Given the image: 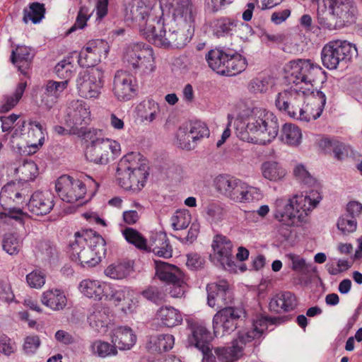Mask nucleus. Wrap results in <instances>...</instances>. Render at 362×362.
Returning a JSON list of instances; mask_svg holds the SVG:
<instances>
[{
    "mask_svg": "<svg viewBox=\"0 0 362 362\" xmlns=\"http://www.w3.org/2000/svg\"><path fill=\"white\" fill-rule=\"evenodd\" d=\"M197 9L192 0H159V5L146 0L124 4L125 22L137 28L157 47H183L194 33Z\"/></svg>",
    "mask_w": 362,
    "mask_h": 362,
    "instance_id": "nucleus-1",
    "label": "nucleus"
},
{
    "mask_svg": "<svg viewBox=\"0 0 362 362\" xmlns=\"http://www.w3.org/2000/svg\"><path fill=\"white\" fill-rule=\"evenodd\" d=\"M26 87L27 82L21 81L13 94L4 95L1 101L0 112H6L13 108L21 99Z\"/></svg>",
    "mask_w": 362,
    "mask_h": 362,
    "instance_id": "nucleus-46",
    "label": "nucleus"
},
{
    "mask_svg": "<svg viewBox=\"0 0 362 362\" xmlns=\"http://www.w3.org/2000/svg\"><path fill=\"white\" fill-rule=\"evenodd\" d=\"M45 134V129L40 122L33 120L28 122L18 120L13 129L11 138L21 139L28 147L33 148L35 151L44 144Z\"/></svg>",
    "mask_w": 362,
    "mask_h": 362,
    "instance_id": "nucleus-18",
    "label": "nucleus"
},
{
    "mask_svg": "<svg viewBox=\"0 0 362 362\" xmlns=\"http://www.w3.org/2000/svg\"><path fill=\"white\" fill-rule=\"evenodd\" d=\"M238 23L235 18L222 17L214 20L210 26L214 35L220 37L232 35L236 30Z\"/></svg>",
    "mask_w": 362,
    "mask_h": 362,
    "instance_id": "nucleus-40",
    "label": "nucleus"
},
{
    "mask_svg": "<svg viewBox=\"0 0 362 362\" xmlns=\"http://www.w3.org/2000/svg\"><path fill=\"white\" fill-rule=\"evenodd\" d=\"M191 221V215L187 211H177L171 218V224L175 230L186 228Z\"/></svg>",
    "mask_w": 362,
    "mask_h": 362,
    "instance_id": "nucleus-58",
    "label": "nucleus"
},
{
    "mask_svg": "<svg viewBox=\"0 0 362 362\" xmlns=\"http://www.w3.org/2000/svg\"><path fill=\"white\" fill-rule=\"evenodd\" d=\"M40 345V340L37 336H28L25 339L23 350L27 354H33Z\"/></svg>",
    "mask_w": 362,
    "mask_h": 362,
    "instance_id": "nucleus-64",
    "label": "nucleus"
},
{
    "mask_svg": "<svg viewBox=\"0 0 362 362\" xmlns=\"http://www.w3.org/2000/svg\"><path fill=\"white\" fill-rule=\"evenodd\" d=\"M110 51L108 43L101 39L89 40L81 49L80 52H73L78 58L79 66L83 67H94L102 59H105Z\"/></svg>",
    "mask_w": 362,
    "mask_h": 362,
    "instance_id": "nucleus-21",
    "label": "nucleus"
},
{
    "mask_svg": "<svg viewBox=\"0 0 362 362\" xmlns=\"http://www.w3.org/2000/svg\"><path fill=\"white\" fill-rule=\"evenodd\" d=\"M133 272L134 268L132 262H115L105 269L104 274L111 279L122 280L127 278Z\"/></svg>",
    "mask_w": 362,
    "mask_h": 362,
    "instance_id": "nucleus-39",
    "label": "nucleus"
},
{
    "mask_svg": "<svg viewBox=\"0 0 362 362\" xmlns=\"http://www.w3.org/2000/svg\"><path fill=\"white\" fill-rule=\"evenodd\" d=\"M175 344V337L170 334H162L148 337L146 348L151 353L168 351L173 349Z\"/></svg>",
    "mask_w": 362,
    "mask_h": 362,
    "instance_id": "nucleus-38",
    "label": "nucleus"
},
{
    "mask_svg": "<svg viewBox=\"0 0 362 362\" xmlns=\"http://www.w3.org/2000/svg\"><path fill=\"white\" fill-rule=\"evenodd\" d=\"M90 10L86 6H81L78 13L76 20L74 25L69 29V33H72L77 29H83L86 25L87 21L91 16Z\"/></svg>",
    "mask_w": 362,
    "mask_h": 362,
    "instance_id": "nucleus-62",
    "label": "nucleus"
},
{
    "mask_svg": "<svg viewBox=\"0 0 362 362\" xmlns=\"http://www.w3.org/2000/svg\"><path fill=\"white\" fill-rule=\"evenodd\" d=\"M279 296L282 301L283 312L291 311L296 308L297 299L293 293L290 291H284L279 293Z\"/></svg>",
    "mask_w": 362,
    "mask_h": 362,
    "instance_id": "nucleus-63",
    "label": "nucleus"
},
{
    "mask_svg": "<svg viewBox=\"0 0 362 362\" xmlns=\"http://www.w3.org/2000/svg\"><path fill=\"white\" fill-rule=\"evenodd\" d=\"M124 59L134 70L142 74H150L156 68L153 50L145 43L131 45L126 51Z\"/></svg>",
    "mask_w": 362,
    "mask_h": 362,
    "instance_id": "nucleus-12",
    "label": "nucleus"
},
{
    "mask_svg": "<svg viewBox=\"0 0 362 362\" xmlns=\"http://www.w3.org/2000/svg\"><path fill=\"white\" fill-rule=\"evenodd\" d=\"M228 51L219 49H211L206 55V60L209 66L218 74L224 75L226 66V60L228 57Z\"/></svg>",
    "mask_w": 362,
    "mask_h": 362,
    "instance_id": "nucleus-44",
    "label": "nucleus"
},
{
    "mask_svg": "<svg viewBox=\"0 0 362 362\" xmlns=\"http://www.w3.org/2000/svg\"><path fill=\"white\" fill-rule=\"evenodd\" d=\"M356 46L346 40H332L327 43L321 52L323 65L328 69H336L341 62H347L357 56Z\"/></svg>",
    "mask_w": 362,
    "mask_h": 362,
    "instance_id": "nucleus-11",
    "label": "nucleus"
},
{
    "mask_svg": "<svg viewBox=\"0 0 362 362\" xmlns=\"http://www.w3.org/2000/svg\"><path fill=\"white\" fill-rule=\"evenodd\" d=\"M212 247L214 252V255L218 259L220 264L226 269L236 272L235 268L236 265L232 260L233 244L231 241L226 236L217 235L213 240Z\"/></svg>",
    "mask_w": 362,
    "mask_h": 362,
    "instance_id": "nucleus-28",
    "label": "nucleus"
},
{
    "mask_svg": "<svg viewBox=\"0 0 362 362\" xmlns=\"http://www.w3.org/2000/svg\"><path fill=\"white\" fill-rule=\"evenodd\" d=\"M279 138L284 144L291 147H298L302 142V132L296 124L286 123L281 129Z\"/></svg>",
    "mask_w": 362,
    "mask_h": 362,
    "instance_id": "nucleus-41",
    "label": "nucleus"
},
{
    "mask_svg": "<svg viewBox=\"0 0 362 362\" xmlns=\"http://www.w3.org/2000/svg\"><path fill=\"white\" fill-rule=\"evenodd\" d=\"M79 293L95 301H110L115 286L107 281L94 278L82 279L78 285Z\"/></svg>",
    "mask_w": 362,
    "mask_h": 362,
    "instance_id": "nucleus-22",
    "label": "nucleus"
},
{
    "mask_svg": "<svg viewBox=\"0 0 362 362\" xmlns=\"http://www.w3.org/2000/svg\"><path fill=\"white\" fill-rule=\"evenodd\" d=\"M310 93L301 92L298 88L291 86L278 93L275 105L278 110L284 112L289 117L297 119L302 105L305 103L306 95Z\"/></svg>",
    "mask_w": 362,
    "mask_h": 362,
    "instance_id": "nucleus-20",
    "label": "nucleus"
},
{
    "mask_svg": "<svg viewBox=\"0 0 362 362\" xmlns=\"http://www.w3.org/2000/svg\"><path fill=\"white\" fill-rule=\"evenodd\" d=\"M41 303L52 311L64 310L67 305V298L64 290L59 288H49L40 296Z\"/></svg>",
    "mask_w": 362,
    "mask_h": 362,
    "instance_id": "nucleus-32",
    "label": "nucleus"
},
{
    "mask_svg": "<svg viewBox=\"0 0 362 362\" xmlns=\"http://www.w3.org/2000/svg\"><path fill=\"white\" fill-rule=\"evenodd\" d=\"M144 110L140 117L143 122L151 123L153 122L160 112V105L153 99H148L141 104Z\"/></svg>",
    "mask_w": 362,
    "mask_h": 362,
    "instance_id": "nucleus-52",
    "label": "nucleus"
},
{
    "mask_svg": "<svg viewBox=\"0 0 362 362\" xmlns=\"http://www.w3.org/2000/svg\"><path fill=\"white\" fill-rule=\"evenodd\" d=\"M237 132L238 136L243 141L267 144L278 135V119L272 112L256 107L246 118L245 130L239 131L237 128Z\"/></svg>",
    "mask_w": 362,
    "mask_h": 362,
    "instance_id": "nucleus-4",
    "label": "nucleus"
},
{
    "mask_svg": "<svg viewBox=\"0 0 362 362\" xmlns=\"http://www.w3.org/2000/svg\"><path fill=\"white\" fill-rule=\"evenodd\" d=\"M244 312L240 308L226 306L221 308L213 317V329L216 336L233 332L238 325V320Z\"/></svg>",
    "mask_w": 362,
    "mask_h": 362,
    "instance_id": "nucleus-23",
    "label": "nucleus"
},
{
    "mask_svg": "<svg viewBox=\"0 0 362 362\" xmlns=\"http://www.w3.org/2000/svg\"><path fill=\"white\" fill-rule=\"evenodd\" d=\"M210 134L207 125L201 121L183 123L176 133L177 144L185 150L194 149L198 141Z\"/></svg>",
    "mask_w": 362,
    "mask_h": 362,
    "instance_id": "nucleus-17",
    "label": "nucleus"
},
{
    "mask_svg": "<svg viewBox=\"0 0 362 362\" xmlns=\"http://www.w3.org/2000/svg\"><path fill=\"white\" fill-rule=\"evenodd\" d=\"M110 301L118 306L125 315H132L136 312L139 306V296L129 287L117 288L115 287Z\"/></svg>",
    "mask_w": 362,
    "mask_h": 362,
    "instance_id": "nucleus-26",
    "label": "nucleus"
},
{
    "mask_svg": "<svg viewBox=\"0 0 362 362\" xmlns=\"http://www.w3.org/2000/svg\"><path fill=\"white\" fill-rule=\"evenodd\" d=\"M105 252V240L93 230L76 232L70 243L71 259L84 268L95 267Z\"/></svg>",
    "mask_w": 362,
    "mask_h": 362,
    "instance_id": "nucleus-5",
    "label": "nucleus"
},
{
    "mask_svg": "<svg viewBox=\"0 0 362 362\" xmlns=\"http://www.w3.org/2000/svg\"><path fill=\"white\" fill-rule=\"evenodd\" d=\"M45 8L44 4L34 2L23 10V21L28 23L29 21L36 24L40 23L45 17Z\"/></svg>",
    "mask_w": 362,
    "mask_h": 362,
    "instance_id": "nucleus-49",
    "label": "nucleus"
},
{
    "mask_svg": "<svg viewBox=\"0 0 362 362\" xmlns=\"http://www.w3.org/2000/svg\"><path fill=\"white\" fill-rule=\"evenodd\" d=\"M286 257L291 263L292 269L296 272L305 274L310 266L304 258L298 255L290 253L286 255Z\"/></svg>",
    "mask_w": 362,
    "mask_h": 362,
    "instance_id": "nucleus-60",
    "label": "nucleus"
},
{
    "mask_svg": "<svg viewBox=\"0 0 362 362\" xmlns=\"http://www.w3.org/2000/svg\"><path fill=\"white\" fill-rule=\"evenodd\" d=\"M207 303L211 308H223L233 302V293L225 280L209 284L206 286Z\"/></svg>",
    "mask_w": 362,
    "mask_h": 362,
    "instance_id": "nucleus-24",
    "label": "nucleus"
},
{
    "mask_svg": "<svg viewBox=\"0 0 362 362\" xmlns=\"http://www.w3.org/2000/svg\"><path fill=\"white\" fill-rule=\"evenodd\" d=\"M293 175L296 179L303 185L312 187L316 184L315 178L309 173L306 167L301 163L295 166Z\"/></svg>",
    "mask_w": 362,
    "mask_h": 362,
    "instance_id": "nucleus-53",
    "label": "nucleus"
},
{
    "mask_svg": "<svg viewBox=\"0 0 362 362\" xmlns=\"http://www.w3.org/2000/svg\"><path fill=\"white\" fill-rule=\"evenodd\" d=\"M23 240L16 233L6 234L2 242L4 250L10 255H17L22 248Z\"/></svg>",
    "mask_w": 362,
    "mask_h": 362,
    "instance_id": "nucleus-50",
    "label": "nucleus"
},
{
    "mask_svg": "<svg viewBox=\"0 0 362 362\" xmlns=\"http://www.w3.org/2000/svg\"><path fill=\"white\" fill-rule=\"evenodd\" d=\"M35 55V52L31 47L18 45L12 51L11 61L22 74L28 77V71L31 67Z\"/></svg>",
    "mask_w": 362,
    "mask_h": 362,
    "instance_id": "nucleus-31",
    "label": "nucleus"
},
{
    "mask_svg": "<svg viewBox=\"0 0 362 362\" xmlns=\"http://www.w3.org/2000/svg\"><path fill=\"white\" fill-rule=\"evenodd\" d=\"M155 320L165 327L173 328L180 325L183 318L180 311L170 305H163L158 309Z\"/></svg>",
    "mask_w": 362,
    "mask_h": 362,
    "instance_id": "nucleus-36",
    "label": "nucleus"
},
{
    "mask_svg": "<svg viewBox=\"0 0 362 362\" xmlns=\"http://www.w3.org/2000/svg\"><path fill=\"white\" fill-rule=\"evenodd\" d=\"M110 322L109 308L102 305L94 306L88 316L89 325L99 334L107 332Z\"/></svg>",
    "mask_w": 362,
    "mask_h": 362,
    "instance_id": "nucleus-34",
    "label": "nucleus"
},
{
    "mask_svg": "<svg viewBox=\"0 0 362 362\" xmlns=\"http://www.w3.org/2000/svg\"><path fill=\"white\" fill-rule=\"evenodd\" d=\"M54 194L48 191H35L32 194L27 203L29 211L36 216L49 214L54 206Z\"/></svg>",
    "mask_w": 362,
    "mask_h": 362,
    "instance_id": "nucleus-29",
    "label": "nucleus"
},
{
    "mask_svg": "<svg viewBox=\"0 0 362 362\" xmlns=\"http://www.w3.org/2000/svg\"><path fill=\"white\" fill-rule=\"evenodd\" d=\"M305 105L303 104L297 119L300 121L309 122L318 118L323 110L326 103V96L320 90L313 91V93L306 95Z\"/></svg>",
    "mask_w": 362,
    "mask_h": 362,
    "instance_id": "nucleus-27",
    "label": "nucleus"
},
{
    "mask_svg": "<svg viewBox=\"0 0 362 362\" xmlns=\"http://www.w3.org/2000/svg\"><path fill=\"white\" fill-rule=\"evenodd\" d=\"M110 339L116 349L120 350L131 349L136 341V334L128 326L115 327L111 332Z\"/></svg>",
    "mask_w": 362,
    "mask_h": 362,
    "instance_id": "nucleus-35",
    "label": "nucleus"
},
{
    "mask_svg": "<svg viewBox=\"0 0 362 362\" xmlns=\"http://www.w3.org/2000/svg\"><path fill=\"white\" fill-rule=\"evenodd\" d=\"M206 218L212 224L221 223L226 217L225 204L220 202H211L205 207Z\"/></svg>",
    "mask_w": 362,
    "mask_h": 362,
    "instance_id": "nucleus-47",
    "label": "nucleus"
},
{
    "mask_svg": "<svg viewBox=\"0 0 362 362\" xmlns=\"http://www.w3.org/2000/svg\"><path fill=\"white\" fill-rule=\"evenodd\" d=\"M30 192V185L21 181L8 182L1 188L0 203L4 209L8 210L11 218L22 221L26 216L20 208L16 209V206L24 204Z\"/></svg>",
    "mask_w": 362,
    "mask_h": 362,
    "instance_id": "nucleus-9",
    "label": "nucleus"
},
{
    "mask_svg": "<svg viewBox=\"0 0 362 362\" xmlns=\"http://www.w3.org/2000/svg\"><path fill=\"white\" fill-rule=\"evenodd\" d=\"M148 175L146 160L139 153L129 152L118 163L117 178L120 186L125 189L141 190Z\"/></svg>",
    "mask_w": 362,
    "mask_h": 362,
    "instance_id": "nucleus-6",
    "label": "nucleus"
},
{
    "mask_svg": "<svg viewBox=\"0 0 362 362\" xmlns=\"http://www.w3.org/2000/svg\"><path fill=\"white\" fill-rule=\"evenodd\" d=\"M26 281L30 288L40 289L45 284L46 275L42 271L35 269L26 275Z\"/></svg>",
    "mask_w": 362,
    "mask_h": 362,
    "instance_id": "nucleus-57",
    "label": "nucleus"
},
{
    "mask_svg": "<svg viewBox=\"0 0 362 362\" xmlns=\"http://www.w3.org/2000/svg\"><path fill=\"white\" fill-rule=\"evenodd\" d=\"M89 349L92 354L100 358H106L117 354V349H116L113 343L110 344L101 339H96L92 341Z\"/></svg>",
    "mask_w": 362,
    "mask_h": 362,
    "instance_id": "nucleus-48",
    "label": "nucleus"
},
{
    "mask_svg": "<svg viewBox=\"0 0 362 362\" xmlns=\"http://www.w3.org/2000/svg\"><path fill=\"white\" fill-rule=\"evenodd\" d=\"M318 6L317 22L322 29L332 30L334 25L330 22L324 13L329 11V15L337 18L344 17L354 7L353 0H312Z\"/></svg>",
    "mask_w": 362,
    "mask_h": 362,
    "instance_id": "nucleus-16",
    "label": "nucleus"
},
{
    "mask_svg": "<svg viewBox=\"0 0 362 362\" xmlns=\"http://www.w3.org/2000/svg\"><path fill=\"white\" fill-rule=\"evenodd\" d=\"M269 323H272L270 318L261 313L256 315L252 319L251 327L239 332L230 346L217 347L214 349L215 355L210 350L208 354L203 356L202 362H234L243 355L244 347L247 344L262 337L267 329Z\"/></svg>",
    "mask_w": 362,
    "mask_h": 362,
    "instance_id": "nucleus-3",
    "label": "nucleus"
},
{
    "mask_svg": "<svg viewBox=\"0 0 362 362\" xmlns=\"http://www.w3.org/2000/svg\"><path fill=\"white\" fill-rule=\"evenodd\" d=\"M89 139L90 144L86 151V157L89 161L106 165L121 155V145L117 141L104 137Z\"/></svg>",
    "mask_w": 362,
    "mask_h": 362,
    "instance_id": "nucleus-10",
    "label": "nucleus"
},
{
    "mask_svg": "<svg viewBox=\"0 0 362 362\" xmlns=\"http://www.w3.org/2000/svg\"><path fill=\"white\" fill-rule=\"evenodd\" d=\"M18 119V115L12 114L8 117H1V129L4 132H8L7 134H5L4 136L6 139H10V142L12 144L15 143V140L11 138V135L13 133V129L16 126V124L15 122Z\"/></svg>",
    "mask_w": 362,
    "mask_h": 362,
    "instance_id": "nucleus-61",
    "label": "nucleus"
},
{
    "mask_svg": "<svg viewBox=\"0 0 362 362\" xmlns=\"http://www.w3.org/2000/svg\"><path fill=\"white\" fill-rule=\"evenodd\" d=\"M260 170L264 178L274 182L282 180L286 175V170L282 165L274 160L264 162Z\"/></svg>",
    "mask_w": 362,
    "mask_h": 362,
    "instance_id": "nucleus-42",
    "label": "nucleus"
},
{
    "mask_svg": "<svg viewBox=\"0 0 362 362\" xmlns=\"http://www.w3.org/2000/svg\"><path fill=\"white\" fill-rule=\"evenodd\" d=\"M38 173L37 164L31 160H23L15 169V174L22 183L34 180Z\"/></svg>",
    "mask_w": 362,
    "mask_h": 362,
    "instance_id": "nucleus-45",
    "label": "nucleus"
},
{
    "mask_svg": "<svg viewBox=\"0 0 362 362\" xmlns=\"http://www.w3.org/2000/svg\"><path fill=\"white\" fill-rule=\"evenodd\" d=\"M214 185L221 195L237 204L252 203L263 197L259 188L229 175H218L214 180Z\"/></svg>",
    "mask_w": 362,
    "mask_h": 362,
    "instance_id": "nucleus-7",
    "label": "nucleus"
},
{
    "mask_svg": "<svg viewBox=\"0 0 362 362\" xmlns=\"http://www.w3.org/2000/svg\"><path fill=\"white\" fill-rule=\"evenodd\" d=\"M322 200L317 189L297 193L289 198L279 197L274 202L273 217L287 228L301 227L308 223L309 216Z\"/></svg>",
    "mask_w": 362,
    "mask_h": 362,
    "instance_id": "nucleus-2",
    "label": "nucleus"
},
{
    "mask_svg": "<svg viewBox=\"0 0 362 362\" xmlns=\"http://www.w3.org/2000/svg\"><path fill=\"white\" fill-rule=\"evenodd\" d=\"M73 55L71 57H67L66 58L60 61L55 66V72L57 75L60 78H63L64 79V81H67L68 82L76 71L75 66L73 64V60L71 59Z\"/></svg>",
    "mask_w": 362,
    "mask_h": 362,
    "instance_id": "nucleus-51",
    "label": "nucleus"
},
{
    "mask_svg": "<svg viewBox=\"0 0 362 362\" xmlns=\"http://www.w3.org/2000/svg\"><path fill=\"white\" fill-rule=\"evenodd\" d=\"M85 182L64 175L56 180L55 189L64 202L74 203L84 197L86 193V185L93 184L95 188L98 187V184L90 177L87 176Z\"/></svg>",
    "mask_w": 362,
    "mask_h": 362,
    "instance_id": "nucleus-14",
    "label": "nucleus"
},
{
    "mask_svg": "<svg viewBox=\"0 0 362 362\" xmlns=\"http://www.w3.org/2000/svg\"><path fill=\"white\" fill-rule=\"evenodd\" d=\"M158 278L170 286L169 293L173 298H181L187 291V285L183 272L176 266L160 260H154Z\"/></svg>",
    "mask_w": 362,
    "mask_h": 362,
    "instance_id": "nucleus-13",
    "label": "nucleus"
},
{
    "mask_svg": "<svg viewBox=\"0 0 362 362\" xmlns=\"http://www.w3.org/2000/svg\"><path fill=\"white\" fill-rule=\"evenodd\" d=\"M90 121V107L82 100L71 101L66 108L64 124L74 134L79 133Z\"/></svg>",
    "mask_w": 362,
    "mask_h": 362,
    "instance_id": "nucleus-19",
    "label": "nucleus"
},
{
    "mask_svg": "<svg viewBox=\"0 0 362 362\" xmlns=\"http://www.w3.org/2000/svg\"><path fill=\"white\" fill-rule=\"evenodd\" d=\"M67 87V81H48L45 85V90L41 96L42 105L48 109L52 108L62 96Z\"/></svg>",
    "mask_w": 362,
    "mask_h": 362,
    "instance_id": "nucleus-33",
    "label": "nucleus"
},
{
    "mask_svg": "<svg viewBox=\"0 0 362 362\" xmlns=\"http://www.w3.org/2000/svg\"><path fill=\"white\" fill-rule=\"evenodd\" d=\"M337 226L342 233L348 234L356 230L357 223L355 218L344 214L339 218Z\"/></svg>",
    "mask_w": 362,
    "mask_h": 362,
    "instance_id": "nucleus-59",
    "label": "nucleus"
},
{
    "mask_svg": "<svg viewBox=\"0 0 362 362\" xmlns=\"http://www.w3.org/2000/svg\"><path fill=\"white\" fill-rule=\"evenodd\" d=\"M104 86V74L98 67L81 71L76 78V88L81 97L98 98Z\"/></svg>",
    "mask_w": 362,
    "mask_h": 362,
    "instance_id": "nucleus-15",
    "label": "nucleus"
},
{
    "mask_svg": "<svg viewBox=\"0 0 362 362\" xmlns=\"http://www.w3.org/2000/svg\"><path fill=\"white\" fill-rule=\"evenodd\" d=\"M146 250L151 251L156 255L164 258L171 257L173 252L166 235L162 233H157L151 235Z\"/></svg>",
    "mask_w": 362,
    "mask_h": 362,
    "instance_id": "nucleus-37",
    "label": "nucleus"
},
{
    "mask_svg": "<svg viewBox=\"0 0 362 362\" xmlns=\"http://www.w3.org/2000/svg\"><path fill=\"white\" fill-rule=\"evenodd\" d=\"M228 57L226 60V69L224 75L235 76L243 71L247 67L246 59L241 54L232 50H228Z\"/></svg>",
    "mask_w": 362,
    "mask_h": 362,
    "instance_id": "nucleus-43",
    "label": "nucleus"
},
{
    "mask_svg": "<svg viewBox=\"0 0 362 362\" xmlns=\"http://www.w3.org/2000/svg\"><path fill=\"white\" fill-rule=\"evenodd\" d=\"M286 69L291 86L303 93H313L317 81L325 78L322 69L310 59L291 60L287 64Z\"/></svg>",
    "mask_w": 362,
    "mask_h": 362,
    "instance_id": "nucleus-8",
    "label": "nucleus"
},
{
    "mask_svg": "<svg viewBox=\"0 0 362 362\" xmlns=\"http://www.w3.org/2000/svg\"><path fill=\"white\" fill-rule=\"evenodd\" d=\"M144 209V206L140 203L134 202L132 204V209L122 213L124 222L128 225L136 223L143 214Z\"/></svg>",
    "mask_w": 362,
    "mask_h": 362,
    "instance_id": "nucleus-55",
    "label": "nucleus"
},
{
    "mask_svg": "<svg viewBox=\"0 0 362 362\" xmlns=\"http://www.w3.org/2000/svg\"><path fill=\"white\" fill-rule=\"evenodd\" d=\"M136 91L135 78L128 71L119 70L114 77L112 92L119 100H129Z\"/></svg>",
    "mask_w": 362,
    "mask_h": 362,
    "instance_id": "nucleus-25",
    "label": "nucleus"
},
{
    "mask_svg": "<svg viewBox=\"0 0 362 362\" xmlns=\"http://www.w3.org/2000/svg\"><path fill=\"white\" fill-rule=\"evenodd\" d=\"M122 235L128 243L134 245L136 247L141 250L147 249L146 240L135 229L127 228L122 230Z\"/></svg>",
    "mask_w": 362,
    "mask_h": 362,
    "instance_id": "nucleus-54",
    "label": "nucleus"
},
{
    "mask_svg": "<svg viewBox=\"0 0 362 362\" xmlns=\"http://www.w3.org/2000/svg\"><path fill=\"white\" fill-rule=\"evenodd\" d=\"M273 84V79L270 76L257 77L250 82L248 88L250 91L255 93H265Z\"/></svg>",
    "mask_w": 362,
    "mask_h": 362,
    "instance_id": "nucleus-56",
    "label": "nucleus"
},
{
    "mask_svg": "<svg viewBox=\"0 0 362 362\" xmlns=\"http://www.w3.org/2000/svg\"><path fill=\"white\" fill-rule=\"evenodd\" d=\"M190 333L188 335L189 346L201 350L203 356L210 352V342L212 339L210 332L202 323L194 322L189 325Z\"/></svg>",
    "mask_w": 362,
    "mask_h": 362,
    "instance_id": "nucleus-30",
    "label": "nucleus"
}]
</instances>
